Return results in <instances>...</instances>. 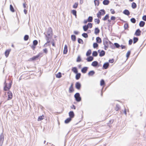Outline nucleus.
Returning a JSON list of instances; mask_svg holds the SVG:
<instances>
[{
    "instance_id": "c756f323",
    "label": "nucleus",
    "mask_w": 146,
    "mask_h": 146,
    "mask_svg": "<svg viewBox=\"0 0 146 146\" xmlns=\"http://www.w3.org/2000/svg\"><path fill=\"white\" fill-rule=\"evenodd\" d=\"M131 7L133 9H135L137 7V5L135 2H133L132 3Z\"/></svg>"
},
{
    "instance_id": "39448f33",
    "label": "nucleus",
    "mask_w": 146,
    "mask_h": 146,
    "mask_svg": "<svg viewBox=\"0 0 146 146\" xmlns=\"http://www.w3.org/2000/svg\"><path fill=\"white\" fill-rule=\"evenodd\" d=\"M47 36H52V29L51 27H49L47 31Z\"/></svg>"
},
{
    "instance_id": "4468645a",
    "label": "nucleus",
    "mask_w": 146,
    "mask_h": 146,
    "mask_svg": "<svg viewBox=\"0 0 146 146\" xmlns=\"http://www.w3.org/2000/svg\"><path fill=\"white\" fill-rule=\"evenodd\" d=\"M98 63L97 61L93 62L91 64V65L94 67H96L98 65Z\"/></svg>"
},
{
    "instance_id": "72a5a7b5",
    "label": "nucleus",
    "mask_w": 146,
    "mask_h": 146,
    "mask_svg": "<svg viewBox=\"0 0 146 146\" xmlns=\"http://www.w3.org/2000/svg\"><path fill=\"white\" fill-rule=\"evenodd\" d=\"M78 43L79 44H82L84 43L83 40H82V39L80 38H78Z\"/></svg>"
},
{
    "instance_id": "aec40b11",
    "label": "nucleus",
    "mask_w": 146,
    "mask_h": 146,
    "mask_svg": "<svg viewBox=\"0 0 146 146\" xmlns=\"http://www.w3.org/2000/svg\"><path fill=\"white\" fill-rule=\"evenodd\" d=\"M100 32V30L98 27L96 28L95 29L94 33L96 35L98 34Z\"/></svg>"
},
{
    "instance_id": "58836bf2",
    "label": "nucleus",
    "mask_w": 146,
    "mask_h": 146,
    "mask_svg": "<svg viewBox=\"0 0 146 146\" xmlns=\"http://www.w3.org/2000/svg\"><path fill=\"white\" fill-rule=\"evenodd\" d=\"M88 22H92L93 20V17L91 16H89L87 19Z\"/></svg>"
},
{
    "instance_id": "2eb2a0df",
    "label": "nucleus",
    "mask_w": 146,
    "mask_h": 146,
    "mask_svg": "<svg viewBox=\"0 0 146 146\" xmlns=\"http://www.w3.org/2000/svg\"><path fill=\"white\" fill-rule=\"evenodd\" d=\"M123 13L125 15L127 16H129L130 14L129 11L127 9L123 11Z\"/></svg>"
},
{
    "instance_id": "f3484780",
    "label": "nucleus",
    "mask_w": 146,
    "mask_h": 146,
    "mask_svg": "<svg viewBox=\"0 0 146 146\" xmlns=\"http://www.w3.org/2000/svg\"><path fill=\"white\" fill-rule=\"evenodd\" d=\"M95 74V72L94 70H91L90 71L88 74V75L89 76H93Z\"/></svg>"
},
{
    "instance_id": "393cba45",
    "label": "nucleus",
    "mask_w": 146,
    "mask_h": 146,
    "mask_svg": "<svg viewBox=\"0 0 146 146\" xmlns=\"http://www.w3.org/2000/svg\"><path fill=\"white\" fill-rule=\"evenodd\" d=\"M72 120V119L71 118L69 117L66 119L64 121L65 123H68L70 122Z\"/></svg>"
},
{
    "instance_id": "2f4dec72",
    "label": "nucleus",
    "mask_w": 146,
    "mask_h": 146,
    "mask_svg": "<svg viewBox=\"0 0 146 146\" xmlns=\"http://www.w3.org/2000/svg\"><path fill=\"white\" fill-rule=\"evenodd\" d=\"M120 108V106H119V105L118 104H116V105L115 108V110L116 111H117L119 110Z\"/></svg>"
},
{
    "instance_id": "338daca9",
    "label": "nucleus",
    "mask_w": 146,
    "mask_h": 146,
    "mask_svg": "<svg viewBox=\"0 0 146 146\" xmlns=\"http://www.w3.org/2000/svg\"><path fill=\"white\" fill-rule=\"evenodd\" d=\"M142 19L144 21H146V15H144L142 17Z\"/></svg>"
},
{
    "instance_id": "a211bd4d",
    "label": "nucleus",
    "mask_w": 146,
    "mask_h": 146,
    "mask_svg": "<svg viewBox=\"0 0 146 146\" xmlns=\"http://www.w3.org/2000/svg\"><path fill=\"white\" fill-rule=\"evenodd\" d=\"M68 51V48H67V46L66 45H65L64 47V49L63 50V54H66Z\"/></svg>"
},
{
    "instance_id": "ea45409f",
    "label": "nucleus",
    "mask_w": 146,
    "mask_h": 146,
    "mask_svg": "<svg viewBox=\"0 0 146 146\" xmlns=\"http://www.w3.org/2000/svg\"><path fill=\"white\" fill-rule=\"evenodd\" d=\"M29 38V36L28 35H25L24 38V40L25 41L27 40Z\"/></svg>"
},
{
    "instance_id": "c9c22d12",
    "label": "nucleus",
    "mask_w": 146,
    "mask_h": 146,
    "mask_svg": "<svg viewBox=\"0 0 146 146\" xmlns=\"http://www.w3.org/2000/svg\"><path fill=\"white\" fill-rule=\"evenodd\" d=\"M92 56H93L96 57L98 55V53L96 51H94L92 54Z\"/></svg>"
},
{
    "instance_id": "4c0bfd02",
    "label": "nucleus",
    "mask_w": 146,
    "mask_h": 146,
    "mask_svg": "<svg viewBox=\"0 0 146 146\" xmlns=\"http://www.w3.org/2000/svg\"><path fill=\"white\" fill-rule=\"evenodd\" d=\"M10 9L11 11L13 12L15 11L14 9L13 8V7L11 5H10Z\"/></svg>"
},
{
    "instance_id": "052dcab7",
    "label": "nucleus",
    "mask_w": 146,
    "mask_h": 146,
    "mask_svg": "<svg viewBox=\"0 0 146 146\" xmlns=\"http://www.w3.org/2000/svg\"><path fill=\"white\" fill-rule=\"evenodd\" d=\"M50 42V41H47V42L45 43L44 44V47H46L47 46V44L48 43H49V42ZM49 44H48V46H49Z\"/></svg>"
},
{
    "instance_id": "f704fd0d",
    "label": "nucleus",
    "mask_w": 146,
    "mask_h": 146,
    "mask_svg": "<svg viewBox=\"0 0 146 146\" xmlns=\"http://www.w3.org/2000/svg\"><path fill=\"white\" fill-rule=\"evenodd\" d=\"M88 29V27L86 25H85L83 27V29L84 31H86Z\"/></svg>"
},
{
    "instance_id": "774afa93",
    "label": "nucleus",
    "mask_w": 146,
    "mask_h": 146,
    "mask_svg": "<svg viewBox=\"0 0 146 146\" xmlns=\"http://www.w3.org/2000/svg\"><path fill=\"white\" fill-rule=\"evenodd\" d=\"M70 108L72 109H76V107L74 105H72V106H70Z\"/></svg>"
},
{
    "instance_id": "f257e3e1",
    "label": "nucleus",
    "mask_w": 146,
    "mask_h": 146,
    "mask_svg": "<svg viewBox=\"0 0 146 146\" xmlns=\"http://www.w3.org/2000/svg\"><path fill=\"white\" fill-rule=\"evenodd\" d=\"M105 11L104 9H101L97 13V17L98 18H100V16L101 15H104L105 14Z\"/></svg>"
},
{
    "instance_id": "de8ad7c7",
    "label": "nucleus",
    "mask_w": 146,
    "mask_h": 146,
    "mask_svg": "<svg viewBox=\"0 0 146 146\" xmlns=\"http://www.w3.org/2000/svg\"><path fill=\"white\" fill-rule=\"evenodd\" d=\"M72 13L74 15H75L76 17V10H72Z\"/></svg>"
},
{
    "instance_id": "5fc2aeb1",
    "label": "nucleus",
    "mask_w": 146,
    "mask_h": 146,
    "mask_svg": "<svg viewBox=\"0 0 146 146\" xmlns=\"http://www.w3.org/2000/svg\"><path fill=\"white\" fill-rule=\"evenodd\" d=\"M130 54L131 51H128L126 55V56L127 58H128L129 57V56Z\"/></svg>"
},
{
    "instance_id": "c85d7f7f",
    "label": "nucleus",
    "mask_w": 146,
    "mask_h": 146,
    "mask_svg": "<svg viewBox=\"0 0 146 146\" xmlns=\"http://www.w3.org/2000/svg\"><path fill=\"white\" fill-rule=\"evenodd\" d=\"M8 98L11 99L12 98V93L10 92H9L8 93Z\"/></svg>"
},
{
    "instance_id": "ddd939ff",
    "label": "nucleus",
    "mask_w": 146,
    "mask_h": 146,
    "mask_svg": "<svg viewBox=\"0 0 146 146\" xmlns=\"http://www.w3.org/2000/svg\"><path fill=\"white\" fill-rule=\"evenodd\" d=\"M74 90L73 84H72L69 88V93H71L72 92L74 91Z\"/></svg>"
},
{
    "instance_id": "3c124183",
    "label": "nucleus",
    "mask_w": 146,
    "mask_h": 146,
    "mask_svg": "<svg viewBox=\"0 0 146 146\" xmlns=\"http://www.w3.org/2000/svg\"><path fill=\"white\" fill-rule=\"evenodd\" d=\"M124 28L125 30L127 29L128 28V25L127 23H126L124 25Z\"/></svg>"
},
{
    "instance_id": "69168bd1",
    "label": "nucleus",
    "mask_w": 146,
    "mask_h": 146,
    "mask_svg": "<svg viewBox=\"0 0 146 146\" xmlns=\"http://www.w3.org/2000/svg\"><path fill=\"white\" fill-rule=\"evenodd\" d=\"M110 11L112 14H114L115 13L114 10L113 9H110Z\"/></svg>"
},
{
    "instance_id": "412c9836",
    "label": "nucleus",
    "mask_w": 146,
    "mask_h": 146,
    "mask_svg": "<svg viewBox=\"0 0 146 146\" xmlns=\"http://www.w3.org/2000/svg\"><path fill=\"white\" fill-rule=\"evenodd\" d=\"M81 74L80 73H77L76 75V80H78L80 79L81 76Z\"/></svg>"
},
{
    "instance_id": "49530a36",
    "label": "nucleus",
    "mask_w": 146,
    "mask_h": 146,
    "mask_svg": "<svg viewBox=\"0 0 146 146\" xmlns=\"http://www.w3.org/2000/svg\"><path fill=\"white\" fill-rule=\"evenodd\" d=\"M98 46V44L97 43H94L93 44V47L94 48H97Z\"/></svg>"
},
{
    "instance_id": "20e7f679",
    "label": "nucleus",
    "mask_w": 146,
    "mask_h": 146,
    "mask_svg": "<svg viewBox=\"0 0 146 146\" xmlns=\"http://www.w3.org/2000/svg\"><path fill=\"white\" fill-rule=\"evenodd\" d=\"M4 140V136L2 133L0 135V146H2Z\"/></svg>"
},
{
    "instance_id": "f8f14e48",
    "label": "nucleus",
    "mask_w": 146,
    "mask_h": 146,
    "mask_svg": "<svg viewBox=\"0 0 146 146\" xmlns=\"http://www.w3.org/2000/svg\"><path fill=\"white\" fill-rule=\"evenodd\" d=\"M141 32L139 29H138L135 32V35L137 36H139L141 35Z\"/></svg>"
},
{
    "instance_id": "c03bdc74",
    "label": "nucleus",
    "mask_w": 146,
    "mask_h": 146,
    "mask_svg": "<svg viewBox=\"0 0 146 146\" xmlns=\"http://www.w3.org/2000/svg\"><path fill=\"white\" fill-rule=\"evenodd\" d=\"M82 36L85 38H86L88 37V35L87 33H84L82 34Z\"/></svg>"
},
{
    "instance_id": "79ce46f5",
    "label": "nucleus",
    "mask_w": 146,
    "mask_h": 146,
    "mask_svg": "<svg viewBox=\"0 0 146 146\" xmlns=\"http://www.w3.org/2000/svg\"><path fill=\"white\" fill-rule=\"evenodd\" d=\"M45 36L46 37V40L47 41H50L49 39L50 38H51L52 37V36H48L46 35Z\"/></svg>"
},
{
    "instance_id": "4be33fe9",
    "label": "nucleus",
    "mask_w": 146,
    "mask_h": 146,
    "mask_svg": "<svg viewBox=\"0 0 146 146\" xmlns=\"http://www.w3.org/2000/svg\"><path fill=\"white\" fill-rule=\"evenodd\" d=\"M72 70L76 74L78 73L77 68L76 67H73L72 69Z\"/></svg>"
},
{
    "instance_id": "680f3d73",
    "label": "nucleus",
    "mask_w": 146,
    "mask_h": 146,
    "mask_svg": "<svg viewBox=\"0 0 146 146\" xmlns=\"http://www.w3.org/2000/svg\"><path fill=\"white\" fill-rule=\"evenodd\" d=\"M133 42V40L132 39H130L129 41V44L131 45L132 44Z\"/></svg>"
},
{
    "instance_id": "6e6552de",
    "label": "nucleus",
    "mask_w": 146,
    "mask_h": 146,
    "mask_svg": "<svg viewBox=\"0 0 146 146\" xmlns=\"http://www.w3.org/2000/svg\"><path fill=\"white\" fill-rule=\"evenodd\" d=\"M40 55L39 54H38V55L34 56L33 57L31 58L29 60V61H34L36 60L37 58Z\"/></svg>"
},
{
    "instance_id": "6ab92c4d",
    "label": "nucleus",
    "mask_w": 146,
    "mask_h": 146,
    "mask_svg": "<svg viewBox=\"0 0 146 146\" xmlns=\"http://www.w3.org/2000/svg\"><path fill=\"white\" fill-rule=\"evenodd\" d=\"M105 52L104 50H102L99 54V56L100 57H102L105 55Z\"/></svg>"
},
{
    "instance_id": "423d86ee",
    "label": "nucleus",
    "mask_w": 146,
    "mask_h": 146,
    "mask_svg": "<svg viewBox=\"0 0 146 146\" xmlns=\"http://www.w3.org/2000/svg\"><path fill=\"white\" fill-rule=\"evenodd\" d=\"M75 87L77 89L80 90L81 87L80 83L79 82H76L75 84Z\"/></svg>"
},
{
    "instance_id": "13d9d810",
    "label": "nucleus",
    "mask_w": 146,
    "mask_h": 146,
    "mask_svg": "<svg viewBox=\"0 0 146 146\" xmlns=\"http://www.w3.org/2000/svg\"><path fill=\"white\" fill-rule=\"evenodd\" d=\"M95 22H97V24H99L100 23V20L98 19H96L94 20Z\"/></svg>"
},
{
    "instance_id": "7c9ffc66",
    "label": "nucleus",
    "mask_w": 146,
    "mask_h": 146,
    "mask_svg": "<svg viewBox=\"0 0 146 146\" xmlns=\"http://www.w3.org/2000/svg\"><path fill=\"white\" fill-rule=\"evenodd\" d=\"M92 52L91 50L90 49L86 53V56H89L91 54Z\"/></svg>"
},
{
    "instance_id": "bf43d9fd",
    "label": "nucleus",
    "mask_w": 146,
    "mask_h": 146,
    "mask_svg": "<svg viewBox=\"0 0 146 146\" xmlns=\"http://www.w3.org/2000/svg\"><path fill=\"white\" fill-rule=\"evenodd\" d=\"M88 26V27H89L90 28H91L92 27V23H88L87 25Z\"/></svg>"
},
{
    "instance_id": "473e14b6",
    "label": "nucleus",
    "mask_w": 146,
    "mask_h": 146,
    "mask_svg": "<svg viewBox=\"0 0 146 146\" xmlns=\"http://www.w3.org/2000/svg\"><path fill=\"white\" fill-rule=\"evenodd\" d=\"M56 77L57 78H60L62 77L61 73L60 72H58L56 74Z\"/></svg>"
},
{
    "instance_id": "864d4df0",
    "label": "nucleus",
    "mask_w": 146,
    "mask_h": 146,
    "mask_svg": "<svg viewBox=\"0 0 146 146\" xmlns=\"http://www.w3.org/2000/svg\"><path fill=\"white\" fill-rule=\"evenodd\" d=\"M105 84V82L104 80L102 79L100 81V85L101 86H103Z\"/></svg>"
},
{
    "instance_id": "0eeeda50",
    "label": "nucleus",
    "mask_w": 146,
    "mask_h": 146,
    "mask_svg": "<svg viewBox=\"0 0 146 146\" xmlns=\"http://www.w3.org/2000/svg\"><path fill=\"white\" fill-rule=\"evenodd\" d=\"M109 42L111 43V42L107 38H104L103 40V44L104 45H108V42Z\"/></svg>"
},
{
    "instance_id": "5701e85b",
    "label": "nucleus",
    "mask_w": 146,
    "mask_h": 146,
    "mask_svg": "<svg viewBox=\"0 0 146 146\" xmlns=\"http://www.w3.org/2000/svg\"><path fill=\"white\" fill-rule=\"evenodd\" d=\"M110 3V1L108 0H104L103 2V3L105 5H108Z\"/></svg>"
},
{
    "instance_id": "7ed1b4c3",
    "label": "nucleus",
    "mask_w": 146,
    "mask_h": 146,
    "mask_svg": "<svg viewBox=\"0 0 146 146\" xmlns=\"http://www.w3.org/2000/svg\"><path fill=\"white\" fill-rule=\"evenodd\" d=\"M5 86L4 87V90L5 91H7L11 87V84L9 83V85L7 86V84L6 83V81L4 82Z\"/></svg>"
},
{
    "instance_id": "9b49d317",
    "label": "nucleus",
    "mask_w": 146,
    "mask_h": 146,
    "mask_svg": "<svg viewBox=\"0 0 146 146\" xmlns=\"http://www.w3.org/2000/svg\"><path fill=\"white\" fill-rule=\"evenodd\" d=\"M88 67H83L81 69V72L83 73H86L88 70Z\"/></svg>"
},
{
    "instance_id": "9d476101",
    "label": "nucleus",
    "mask_w": 146,
    "mask_h": 146,
    "mask_svg": "<svg viewBox=\"0 0 146 146\" xmlns=\"http://www.w3.org/2000/svg\"><path fill=\"white\" fill-rule=\"evenodd\" d=\"M69 117L71 118H73L74 116V114L72 111H71L69 113Z\"/></svg>"
},
{
    "instance_id": "09e8293b",
    "label": "nucleus",
    "mask_w": 146,
    "mask_h": 146,
    "mask_svg": "<svg viewBox=\"0 0 146 146\" xmlns=\"http://www.w3.org/2000/svg\"><path fill=\"white\" fill-rule=\"evenodd\" d=\"M131 21L133 23H135L136 22V20L134 18H132L130 19Z\"/></svg>"
},
{
    "instance_id": "a878e982",
    "label": "nucleus",
    "mask_w": 146,
    "mask_h": 146,
    "mask_svg": "<svg viewBox=\"0 0 146 146\" xmlns=\"http://www.w3.org/2000/svg\"><path fill=\"white\" fill-rule=\"evenodd\" d=\"M145 24V23L144 21H141L139 23V26L140 27H143L144 26Z\"/></svg>"
},
{
    "instance_id": "f03ea898",
    "label": "nucleus",
    "mask_w": 146,
    "mask_h": 146,
    "mask_svg": "<svg viewBox=\"0 0 146 146\" xmlns=\"http://www.w3.org/2000/svg\"><path fill=\"white\" fill-rule=\"evenodd\" d=\"M74 97L76 100L78 102H80L81 100V97H80V94L79 93H76L74 95Z\"/></svg>"
},
{
    "instance_id": "4d7b16f0",
    "label": "nucleus",
    "mask_w": 146,
    "mask_h": 146,
    "mask_svg": "<svg viewBox=\"0 0 146 146\" xmlns=\"http://www.w3.org/2000/svg\"><path fill=\"white\" fill-rule=\"evenodd\" d=\"M114 45L115 47L117 48H119L120 46V45L118 43H114Z\"/></svg>"
},
{
    "instance_id": "cd10ccee",
    "label": "nucleus",
    "mask_w": 146,
    "mask_h": 146,
    "mask_svg": "<svg viewBox=\"0 0 146 146\" xmlns=\"http://www.w3.org/2000/svg\"><path fill=\"white\" fill-rule=\"evenodd\" d=\"M71 39L73 41H75L76 39V36L74 35H72L71 36Z\"/></svg>"
},
{
    "instance_id": "6e6d98bb",
    "label": "nucleus",
    "mask_w": 146,
    "mask_h": 146,
    "mask_svg": "<svg viewBox=\"0 0 146 146\" xmlns=\"http://www.w3.org/2000/svg\"><path fill=\"white\" fill-rule=\"evenodd\" d=\"M81 58H80V56H78L77 57L76 61L77 62H80L81 61Z\"/></svg>"
},
{
    "instance_id": "a19ab883",
    "label": "nucleus",
    "mask_w": 146,
    "mask_h": 146,
    "mask_svg": "<svg viewBox=\"0 0 146 146\" xmlns=\"http://www.w3.org/2000/svg\"><path fill=\"white\" fill-rule=\"evenodd\" d=\"M94 2L95 5H97V6H98L99 5V0H95Z\"/></svg>"
},
{
    "instance_id": "1a4fd4ad",
    "label": "nucleus",
    "mask_w": 146,
    "mask_h": 146,
    "mask_svg": "<svg viewBox=\"0 0 146 146\" xmlns=\"http://www.w3.org/2000/svg\"><path fill=\"white\" fill-rule=\"evenodd\" d=\"M109 66V64L108 62H106L105 63L103 66V69H107Z\"/></svg>"
},
{
    "instance_id": "bb28decb",
    "label": "nucleus",
    "mask_w": 146,
    "mask_h": 146,
    "mask_svg": "<svg viewBox=\"0 0 146 146\" xmlns=\"http://www.w3.org/2000/svg\"><path fill=\"white\" fill-rule=\"evenodd\" d=\"M96 41L98 43H101L102 42L101 38L99 37H98L96 38Z\"/></svg>"
},
{
    "instance_id": "8fccbe9b",
    "label": "nucleus",
    "mask_w": 146,
    "mask_h": 146,
    "mask_svg": "<svg viewBox=\"0 0 146 146\" xmlns=\"http://www.w3.org/2000/svg\"><path fill=\"white\" fill-rule=\"evenodd\" d=\"M38 41L36 40H35L33 41V45L34 46H36L38 44Z\"/></svg>"
},
{
    "instance_id": "b1692460",
    "label": "nucleus",
    "mask_w": 146,
    "mask_h": 146,
    "mask_svg": "<svg viewBox=\"0 0 146 146\" xmlns=\"http://www.w3.org/2000/svg\"><path fill=\"white\" fill-rule=\"evenodd\" d=\"M10 50H6L5 52V55L6 57H8L9 54L10 52Z\"/></svg>"
},
{
    "instance_id": "e433bc0d",
    "label": "nucleus",
    "mask_w": 146,
    "mask_h": 146,
    "mask_svg": "<svg viewBox=\"0 0 146 146\" xmlns=\"http://www.w3.org/2000/svg\"><path fill=\"white\" fill-rule=\"evenodd\" d=\"M134 44L138 40V38L137 37H134L133 38Z\"/></svg>"
},
{
    "instance_id": "e2e57ef3",
    "label": "nucleus",
    "mask_w": 146,
    "mask_h": 146,
    "mask_svg": "<svg viewBox=\"0 0 146 146\" xmlns=\"http://www.w3.org/2000/svg\"><path fill=\"white\" fill-rule=\"evenodd\" d=\"M43 51L46 54L48 52V50L46 48L44 49H43Z\"/></svg>"
},
{
    "instance_id": "0e129e2a",
    "label": "nucleus",
    "mask_w": 146,
    "mask_h": 146,
    "mask_svg": "<svg viewBox=\"0 0 146 146\" xmlns=\"http://www.w3.org/2000/svg\"><path fill=\"white\" fill-rule=\"evenodd\" d=\"M104 45V49L106 50L107 48L108 47V45Z\"/></svg>"
},
{
    "instance_id": "a18cd8bd",
    "label": "nucleus",
    "mask_w": 146,
    "mask_h": 146,
    "mask_svg": "<svg viewBox=\"0 0 146 146\" xmlns=\"http://www.w3.org/2000/svg\"><path fill=\"white\" fill-rule=\"evenodd\" d=\"M44 116L43 115H42L41 116H40L39 117L38 119V121H40L42 120L43 119Z\"/></svg>"
},
{
    "instance_id": "37998d69",
    "label": "nucleus",
    "mask_w": 146,
    "mask_h": 146,
    "mask_svg": "<svg viewBox=\"0 0 146 146\" xmlns=\"http://www.w3.org/2000/svg\"><path fill=\"white\" fill-rule=\"evenodd\" d=\"M109 18V16L108 14H107L105 17L103 19V20L104 21H106Z\"/></svg>"
},
{
    "instance_id": "603ef678",
    "label": "nucleus",
    "mask_w": 146,
    "mask_h": 146,
    "mask_svg": "<svg viewBox=\"0 0 146 146\" xmlns=\"http://www.w3.org/2000/svg\"><path fill=\"white\" fill-rule=\"evenodd\" d=\"M78 5V3H74V4L73 5V8L76 9L77 8V6Z\"/></svg>"
},
{
    "instance_id": "dca6fc26",
    "label": "nucleus",
    "mask_w": 146,
    "mask_h": 146,
    "mask_svg": "<svg viewBox=\"0 0 146 146\" xmlns=\"http://www.w3.org/2000/svg\"><path fill=\"white\" fill-rule=\"evenodd\" d=\"M94 59V58L92 56H89L86 59L87 61L90 62L92 61Z\"/></svg>"
}]
</instances>
